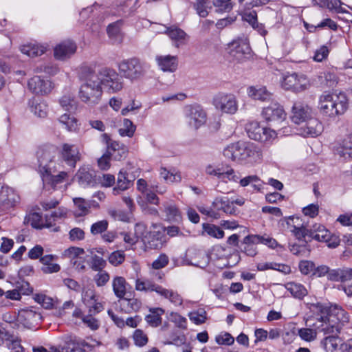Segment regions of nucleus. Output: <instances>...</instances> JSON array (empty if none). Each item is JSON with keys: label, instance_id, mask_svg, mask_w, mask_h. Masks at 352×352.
I'll return each mask as SVG.
<instances>
[{"label": "nucleus", "instance_id": "1", "mask_svg": "<svg viewBox=\"0 0 352 352\" xmlns=\"http://www.w3.org/2000/svg\"><path fill=\"white\" fill-rule=\"evenodd\" d=\"M309 309L316 316L307 320V326L315 328L318 333L324 335H338L342 325L349 321L348 313L337 305L312 303Z\"/></svg>", "mask_w": 352, "mask_h": 352}, {"label": "nucleus", "instance_id": "2", "mask_svg": "<svg viewBox=\"0 0 352 352\" xmlns=\"http://www.w3.org/2000/svg\"><path fill=\"white\" fill-rule=\"evenodd\" d=\"M349 107V99L346 94H330L324 92L319 98L320 112L330 118L343 115Z\"/></svg>", "mask_w": 352, "mask_h": 352}, {"label": "nucleus", "instance_id": "3", "mask_svg": "<svg viewBox=\"0 0 352 352\" xmlns=\"http://www.w3.org/2000/svg\"><path fill=\"white\" fill-rule=\"evenodd\" d=\"M102 95V87L96 74L90 72L80 87L79 98L88 105H95L99 103Z\"/></svg>", "mask_w": 352, "mask_h": 352}, {"label": "nucleus", "instance_id": "4", "mask_svg": "<svg viewBox=\"0 0 352 352\" xmlns=\"http://www.w3.org/2000/svg\"><path fill=\"white\" fill-rule=\"evenodd\" d=\"M223 155L232 161L241 162L248 158L258 157L260 152L253 143L237 142L228 146L223 151Z\"/></svg>", "mask_w": 352, "mask_h": 352}, {"label": "nucleus", "instance_id": "5", "mask_svg": "<svg viewBox=\"0 0 352 352\" xmlns=\"http://www.w3.org/2000/svg\"><path fill=\"white\" fill-rule=\"evenodd\" d=\"M118 67L124 78L133 82L142 78L149 67L146 63L138 58H131L121 60Z\"/></svg>", "mask_w": 352, "mask_h": 352}, {"label": "nucleus", "instance_id": "6", "mask_svg": "<svg viewBox=\"0 0 352 352\" xmlns=\"http://www.w3.org/2000/svg\"><path fill=\"white\" fill-rule=\"evenodd\" d=\"M59 154L58 147L54 145H45L40 147L37 152L38 171L40 174L54 170L56 166V159Z\"/></svg>", "mask_w": 352, "mask_h": 352}, {"label": "nucleus", "instance_id": "7", "mask_svg": "<svg viewBox=\"0 0 352 352\" xmlns=\"http://www.w3.org/2000/svg\"><path fill=\"white\" fill-rule=\"evenodd\" d=\"M96 75L100 87L103 85L109 92L115 93L123 88V82L121 77L113 69L102 68Z\"/></svg>", "mask_w": 352, "mask_h": 352}, {"label": "nucleus", "instance_id": "8", "mask_svg": "<svg viewBox=\"0 0 352 352\" xmlns=\"http://www.w3.org/2000/svg\"><path fill=\"white\" fill-rule=\"evenodd\" d=\"M212 104L222 113L233 115L238 111V100L232 94L219 92L214 96Z\"/></svg>", "mask_w": 352, "mask_h": 352}, {"label": "nucleus", "instance_id": "9", "mask_svg": "<svg viewBox=\"0 0 352 352\" xmlns=\"http://www.w3.org/2000/svg\"><path fill=\"white\" fill-rule=\"evenodd\" d=\"M245 130L250 139L261 142H268L276 138V132L267 127H263L257 121L249 122L245 126Z\"/></svg>", "mask_w": 352, "mask_h": 352}, {"label": "nucleus", "instance_id": "10", "mask_svg": "<svg viewBox=\"0 0 352 352\" xmlns=\"http://www.w3.org/2000/svg\"><path fill=\"white\" fill-rule=\"evenodd\" d=\"M115 294L119 298L121 309L125 313L138 311L141 307V302L134 298L133 293L126 290V287H113Z\"/></svg>", "mask_w": 352, "mask_h": 352}, {"label": "nucleus", "instance_id": "11", "mask_svg": "<svg viewBox=\"0 0 352 352\" xmlns=\"http://www.w3.org/2000/svg\"><path fill=\"white\" fill-rule=\"evenodd\" d=\"M228 52L233 60L242 62L250 54L251 48L246 39L239 38L228 44Z\"/></svg>", "mask_w": 352, "mask_h": 352}, {"label": "nucleus", "instance_id": "12", "mask_svg": "<svg viewBox=\"0 0 352 352\" xmlns=\"http://www.w3.org/2000/svg\"><path fill=\"white\" fill-rule=\"evenodd\" d=\"M281 86L286 90L300 92L308 88L309 82L304 75H298L294 73L283 78Z\"/></svg>", "mask_w": 352, "mask_h": 352}, {"label": "nucleus", "instance_id": "13", "mask_svg": "<svg viewBox=\"0 0 352 352\" xmlns=\"http://www.w3.org/2000/svg\"><path fill=\"white\" fill-rule=\"evenodd\" d=\"M185 116L189 124L195 129L204 124L207 119L206 113L201 106L197 104L186 106Z\"/></svg>", "mask_w": 352, "mask_h": 352}, {"label": "nucleus", "instance_id": "14", "mask_svg": "<svg viewBox=\"0 0 352 352\" xmlns=\"http://www.w3.org/2000/svg\"><path fill=\"white\" fill-rule=\"evenodd\" d=\"M19 196L7 186H0V211L8 212L19 202Z\"/></svg>", "mask_w": 352, "mask_h": 352}, {"label": "nucleus", "instance_id": "15", "mask_svg": "<svg viewBox=\"0 0 352 352\" xmlns=\"http://www.w3.org/2000/svg\"><path fill=\"white\" fill-rule=\"evenodd\" d=\"M58 170L57 166L54 170H49L47 173L41 174L42 180L45 185H50L54 189L56 188L58 185L67 182L69 179V175L67 171H59L57 175H54Z\"/></svg>", "mask_w": 352, "mask_h": 352}, {"label": "nucleus", "instance_id": "16", "mask_svg": "<svg viewBox=\"0 0 352 352\" xmlns=\"http://www.w3.org/2000/svg\"><path fill=\"white\" fill-rule=\"evenodd\" d=\"M76 179L83 188L94 187L98 184V178L94 170L89 166L80 167L76 174Z\"/></svg>", "mask_w": 352, "mask_h": 352}, {"label": "nucleus", "instance_id": "17", "mask_svg": "<svg viewBox=\"0 0 352 352\" xmlns=\"http://www.w3.org/2000/svg\"><path fill=\"white\" fill-rule=\"evenodd\" d=\"M261 115L267 122H279L286 118V113L283 107L277 102H272L264 107Z\"/></svg>", "mask_w": 352, "mask_h": 352}, {"label": "nucleus", "instance_id": "18", "mask_svg": "<svg viewBox=\"0 0 352 352\" xmlns=\"http://www.w3.org/2000/svg\"><path fill=\"white\" fill-rule=\"evenodd\" d=\"M311 117V109L307 104L297 101L294 102L292 110L291 119L295 124H300L306 122Z\"/></svg>", "mask_w": 352, "mask_h": 352}, {"label": "nucleus", "instance_id": "19", "mask_svg": "<svg viewBox=\"0 0 352 352\" xmlns=\"http://www.w3.org/2000/svg\"><path fill=\"white\" fill-rule=\"evenodd\" d=\"M59 153L62 160L71 168H75L77 162L80 160L78 148L74 144H63Z\"/></svg>", "mask_w": 352, "mask_h": 352}, {"label": "nucleus", "instance_id": "20", "mask_svg": "<svg viewBox=\"0 0 352 352\" xmlns=\"http://www.w3.org/2000/svg\"><path fill=\"white\" fill-rule=\"evenodd\" d=\"M142 240L147 248L160 250L166 244L168 238L162 232L153 231L148 232Z\"/></svg>", "mask_w": 352, "mask_h": 352}, {"label": "nucleus", "instance_id": "21", "mask_svg": "<svg viewBox=\"0 0 352 352\" xmlns=\"http://www.w3.org/2000/svg\"><path fill=\"white\" fill-rule=\"evenodd\" d=\"M28 86L30 91L36 94H48L52 89V82L50 80L41 78L40 76H34L30 78Z\"/></svg>", "mask_w": 352, "mask_h": 352}, {"label": "nucleus", "instance_id": "22", "mask_svg": "<svg viewBox=\"0 0 352 352\" xmlns=\"http://www.w3.org/2000/svg\"><path fill=\"white\" fill-rule=\"evenodd\" d=\"M76 51V45L72 41H65L54 48V56L57 59L64 60L69 58Z\"/></svg>", "mask_w": 352, "mask_h": 352}, {"label": "nucleus", "instance_id": "23", "mask_svg": "<svg viewBox=\"0 0 352 352\" xmlns=\"http://www.w3.org/2000/svg\"><path fill=\"white\" fill-rule=\"evenodd\" d=\"M135 177H128V173L124 169L120 170L118 175L117 185L113 188V194L118 195L121 191H124L132 185Z\"/></svg>", "mask_w": 352, "mask_h": 352}, {"label": "nucleus", "instance_id": "24", "mask_svg": "<svg viewBox=\"0 0 352 352\" xmlns=\"http://www.w3.org/2000/svg\"><path fill=\"white\" fill-rule=\"evenodd\" d=\"M156 61L160 69L164 72H173L178 66V60L176 56H157Z\"/></svg>", "mask_w": 352, "mask_h": 352}, {"label": "nucleus", "instance_id": "25", "mask_svg": "<svg viewBox=\"0 0 352 352\" xmlns=\"http://www.w3.org/2000/svg\"><path fill=\"white\" fill-rule=\"evenodd\" d=\"M164 310L160 307L149 308V314L145 316V321L152 327H157L162 324V316Z\"/></svg>", "mask_w": 352, "mask_h": 352}, {"label": "nucleus", "instance_id": "26", "mask_svg": "<svg viewBox=\"0 0 352 352\" xmlns=\"http://www.w3.org/2000/svg\"><path fill=\"white\" fill-rule=\"evenodd\" d=\"M56 256L52 254L45 255L40 258V262L42 263L41 271L44 274L56 273L60 271V266L53 263Z\"/></svg>", "mask_w": 352, "mask_h": 352}, {"label": "nucleus", "instance_id": "27", "mask_svg": "<svg viewBox=\"0 0 352 352\" xmlns=\"http://www.w3.org/2000/svg\"><path fill=\"white\" fill-rule=\"evenodd\" d=\"M306 122L305 126L303 127L305 135L316 137L321 133L322 126L318 120L311 117Z\"/></svg>", "mask_w": 352, "mask_h": 352}, {"label": "nucleus", "instance_id": "28", "mask_svg": "<svg viewBox=\"0 0 352 352\" xmlns=\"http://www.w3.org/2000/svg\"><path fill=\"white\" fill-rule=\"evenodd\" d=\"M151 291H155L161 296L168 299L172 303L176 305H180L182 303V298L179 294L174 292L173 289L166 287H152Z\"/></svg>", "mask_w": 352, "mask_h": 352}, {"label": "nucleus", "instance_id": "29", "mask_svg": "<svg viewBox=\"0 0 352 352\" xmlns=\"http://www.w3.org/2000/svg\"><path fill=\"white\" fill-rule=\"evenodd\" d=\"M166 33L171 40L175 41V46L177 47L185 44V41L188 36L184 30L177 27L167 28Z\"/></svg>", "mask_w": 352, "mask_h": 352}, {"label": "nucleus", "instance_id": "30", "mask_svg": "<svg viewBox=\"0 0 352 352\" xmlns=\"http://www.w3.org/2000/svg\"><path fill=\"white\" fill-rule=\"evenodd\" d=\"M34 300L46 309H56L59 307L60 302L56 299L46 296L43 294H36L34 296Z\"/></svg>", "mask_w": 352, "mask_h": 352}, {"label": "nucleus", "instance_id": "31", "mask_svg": "<svg viewBox=\"0 0 352 352\" xmlns=\"http://www.w3.org/2000/svg\"><path fill=\"white\" fill-rule=\"evenodd\" d=\"M248 94L254 100L266 101L271 99L272 94L265 87H250L248 89Z\"/></svg>", "mask_w": 352, "mask_h": 352}, {"label": "nucleus", "instance_id": "32", "mask_svg": "<svg viewBox=\"0 0 352 352\" xmlns=\"http://www.w3.org/2000/svg\"><path fill=\"white\" fill-rule=\"evenodd\" d=\"M257 269L260 271L274 270L283 272L285 274H289L291 267L289 265L275 262H265L257 264Z\"/></svg>", "mask_w": 352, "mask_h": 352}, {"label": "nucleus", "instance_id": "33", "mask_svg": "<svg viewBox=\"0 0 352 352\" xmlns=\"http://www.w3.org/2000/svg\"><path fill=\"white\" fill-rule=\"evenodd\" d=\"M45 47L33 43L23 45L21 47V52L30 57L41 56L45 53Z\"/></svg>", "mask_w": 352, "mask_h": 352}, {"label": "nucleus", "instance_id": "34", "mask_svg": "<svg viewBox=\"0 0 352 352\" xmlns=\"http://www.w3.org/2000/svg\"><path fill=\"white\" fill-rule=\"evenodd\" d=\"M108 153L115 160H121L126 157V148L116 142H112L108 146Z\"/></svg>", "mask_w": 352, "mask_h": 352}, {"label": "nucleus", "instance_id": "35", "mask_svg": "<svg viewBox=\"0 0 352 352\" xmlns=\"http://www.w3.org/2000/svg\"><path fill=\"white\" fill-rule=\"evenodd\" d=\"M318 82L320 85L332 87L338 83V76L334 72H324L318 76Z\"/></svg>", "mask_w": 352, "mask_h": 352}, {"label": "nucleus", "instance_id": "36", "mask_svg": "<svg viewBox=\"0 0 352 352\" xmlns=\"http://www.w3.org/2000/svg\"><path fill=\"white\" fill-rule=\"evenodd\" d=\"M330 232L322 225H315L313 229H311L310 239H315L320 242H324L327 241V237L329 236Z\"/></svg>", "mask_w": 352, "mask_h": 352}, {"label": "nucleus", "instance_id": "37", "mask_svg": "<svg viewBox=\"0 0 352 352\" xmlns=\"http://www.w3.org/2000/svg\"><path fill=\"white\" fill-rule=\"evenodd\" d=\"M19 318L26 324H32L41 318V314L30 309H24L19 311Z\"/></svg>", "mask_w": 352, "mask_h": 352}, {"label": "nucleus", "instance_id": "38", "mask_svg": "<svg viewBox=\"0 0 352 352\" xmlns=\"http://www.w3.org/2000/svg\"><path fill=\"white\" fill-rule=\"evenodd\" d=\"M166 219L172 222H179L182 220V215L178 208L173 204H166L164 210Z\"/></svg>", "mask_w": 352, "mask_h": 352}, {"label": "nucleus", "instance_id": "39", "mask_svg": "<svg viewBox=\"0 0 352 352\" xmlns=\"http://www.w3.org/2000/svg\"><path fill=\"white\" fill-rule=\"evenodd\" d=\"M144 230L145 227L144 225L136 224L134 234L127 232H123L121 234L123 235L124 241L126 243L133 245L138 241L139 238L141 236V234Z\"/></svg>", "mask_w": 352, "mask_h": 352}, {"label": "nucleus", "instance_id": "40", "mask_svg": "<svg viewBox=\"0 0 352 352\" xmlns=\"http://www.w3.org/2000/svg\"><path fill=\"white\" fill-rule=\"evenodd\" d=\"M324 346L327 352H336L339 346H341L342 340L338 335H333L327 336L324 339Z\"/></svg>", "mask_w": 352, "mask_h": 352}, {"label": "nucleus", "instance_id": "41", "mask_svg": "<svg viewBox=\"0 0 352 352\" xmlns=\"http://www.w3.org/2000/svg\"><path fill=\"white\" fill-rule=\"evenodd\" d=\"M337 153L344 160L352 157V134L344 140L342 146L337 148Z\"/></svg>", "mask_w": 352, "mask_h": 352}, {"label": "nucleus", "instance_id": "42", "mask_svg": "<svg viewBox=\"0 0 352 352\" xmlns=\"http://www.w3.org/2000/svg\"><path fill=\"white\" fill-rule=\"evenodd\" d=\"M31 111L40 118H44L47 113V106L39 100L34 99L30 106Z\"/></svg>", "mask_w": 352, "mask_h": 352}, {"label": "nucleus", "instance_id": "43", "mask_svg": "<svg viewBox=\"0 0 352 352\" xmlns=\"http://www.w3.org/2000/svg\"><path fill=\"white\" fill-rule=\"evenodd\" d=\"M28 221L33 228L37 229H41L45 226L50 227L52 226L51 223H47V220H46V224H45L42 216L38 212L30 214L28 215Z\"/></svg>", "mask_w": 352, "mask_h": 352}, {"label": "nucleus", "instance_id": "44", "mask_svg": "<svg viewBox=\"0 0 352 352\" xmlns=\"http://www.w3.org/2000/svg\"><path fill=\"white\" fill-rule=\"evenodd\" d=\"M318 331L315 328L307 327V328H301L298 329V336L306 342H311L316 340Z\"/></svg>", "mask_w": 352, "mask_h": 352}, {"label": "nucleus", "instance_id": "45", "mask_svg": "<svg viewBox=\"0 0 352 352\" xmlns=\"http://www.w3.org/2000/svg\"><path fill=\"white\" fill-rule=\"evenodd\" d=\"M292 232H293L295 237L299 241H303L305 243H307L309 241H311V230H308L304 226H294V229L292 230Z\"/></svg>", "mask_w": 352, "mask_h": 352}, {"label": "nucleus", "instance_id": "46", "mask_svg": "<svg viewBox=\"0 0 352 352\" xmlns=\"http://www.w3.org/2000/svg\"><path fill=\"white\" fill-rule=\"evenodd\" d=\"M59 121L61 124L65 125V129L69 131H74L77 129L78 124L76 119L69 114L64 113L59 118Z\"/></svg>", "mask_w": 352, "mask_h": 352}, {"label": "nucleus", "instance_id": "47", "mask_svg": "<svg viewBox=\"0 0 352 352\" xmlns=\"http://www.w3.org/2000/svg\"><path fill=\"white\" fill-rule=\"evenodd\" d=\"M203 229L207 234L217 239H221L224 236V232L219 227L212 224L204 223Z\"/></svg>", "mask_w": 352, "mask_h": 352}, {"label": "nucleus", "instance_id": "48", "mask_svg": "<svg viewBox=\"0 0 352 352\" xmlns=\"http://www.w3.org/2000/svg\"><path fill=\"white\" fill-rule=\"evenodd\" d=\"M206 311L204 309H198L189 313L190 320L196 324H201L207 319Z\"/></svg>", "mask_w": 352, "mask_h": 352}, {"label": "nucleus", "instance_id": "49", "mask_svg": "<svg viewBox=\"0 0 352 352\" xmlns=\"http://www.w3.org/2000/svg\"><path fill=\"white\" fill-rule=\"evenodd\" d=\"M136 129V126L133 124L132 121L129 119H124L123 126L119 129L120 135L122 136H127L131 138Z\"/></svg>", "mask_w": 352, "mask_h": 352}, {"label": "nucleus", "instance_id": "50", "mask_svg": "<svg viewBox=\"0 0 352 352\" xmlns=\"http://www.w3.org/2000/svg\"><path fill=\"white\" fill-rule=\"evenodd\" d=\"M82 299L87 306H91L96 301V295L92 287H84L82 292Z\"/></svg>", "mask_w": 352, "mask_h": 352}, {"label": "nucleus", "instance_id": "51", "mask_svg": "<svg viewBox=\"0 0 352 352\" xmlns=\"http://www.w3.org/2000/svg\"><path fill=\"white\" fill-rule=\"evenodd\" d=\"M109 222L107 220L98 221L91 225L90 231L93 235L102 234L107 230Z\"/></svg>", "mask_w": 352, "mask_h": 352}, {"label": "nucleus", "instance_id": "52", "mask_svg": "<svg viewBox=\"0 0 352 352\" xmlns=\"http://www.w3.org/2000/svg\"><path fill=\"white\" fill-rule=\"evenodd\" d=\"M85 254V251L82 248L78 247H70L65 250L64 255L70 258L72 260L81 259L80 256Z\"/></svg>", "mask_w": 352, "mask_h": 352}, {"label": "nucleus", "instance_id": "53", "mask_svg": "<svg viewBox=\"0 0 352 352\" xmlns=\"http://www.w3.org/2000/svg\"><path fill=\"white\" fill-rule=\"evenodd\" d=\"M125 259V254L123 251L116 250L113 252L109 256V261L114 266L122 264Z\"/></svg>", "mask_w": 352, "mask_h": 352}, {"label": "nucleus", "instance_id": "54", "mask_svg": "<svg viewBox=\"0 0 352 352\" xmlns=\"http://www.w3.org/2000/svg\"><path fill=\"white\" fill-rule=\"evenodd\" d=\"M208 0H197L196 3L194 4V8L197 11V13L201 17H206L208 14Z\"/></svg>", "mask_w": 352, "mask_h": 352}, {"label": "nucleus", "instance_id": "55", "mask_svg": "<svg viewBox=\"0 0 352 352\" xmlns=\"http://www.w3.org/2000/svg\"><path fill=\"white\" fill-rule=\"evenodd\" d=\"M135 344L139 346H143L148 342V337L141 329H136L133 335Z\"/></svg>", "mask_w": 352, "mask_h": 352}, {"label": "nucleus", "instance_id": "56", "mask_svg": "<svg viewBox=\"0 0 352 352\" xmlns=\"http://www.w3.org/2000/svg\"><path fill=\"white\" fill-rule=\"evenodd\" d=\"M231 0H215L213 5L219 12H230L232 9Z\"/></svg>", "mask_w": 352, "mask_h": 352}, {"label": "nucleus", "instance_id": "57", "mask_svg": "<svg viewBox=\"0 0 352 352\" xmlns=\"http://www.w3.org/2000/svg\"><path fill=\"white\" fill-rule=\"evenodd\" d=\"M298 267L302 274L307 275L310 273L313 274L315 268V264L311 261H301L299 263Z\"/></svg>", "mask_w": 352, "mask_h": 352}, {"label": "nucleus", "instance_id": "58", "mask_svg": "<svg viewBox=\"0 0 352 352\" xmlns=\"http://www.w3.org/2000/svg\"><path fill=\"white\" fill-rule=\"evenodd\" d=\"M290 252L297 256H306L309 252V250L307 248L306 245L293 244L290 245Z\"/></svg>", "mask_w": 352, "mask_h": 352}, {"label": "nucleus", "instance_id": "59", "mask_svg": "<svg viewBox=\"0 0 352 352\" xmlns=\"http://www.w3.org/2000/svg\"><path fill=\"white\" fill-rule=\"evenodd\" d=\"M219 344L231 345L234 343V339L230 333L224 332L218 335L215 338Z\"/></svg>", "mask_w": 352, "mask_h": 352}, {"label": "nucleus", "instance_id": "60", "mask_svg": "<svg viewBox=\"0 0 352 352\" xmlns=\"http://www.w3.org/2000/svg\"><path fill=\"white\" fill-rule=\"evenodd\" d=\"M109 214L116 221L127 222L129 220L127 213L121 210H111L109 211Z\"/></svg>", "mask_w": 352, "mask_h": 352}, {"label": "nucleus", "instance_id": "61", "mask_svg": "<svg viewBox=\"0 0 352 352\" xmlns=\"http://www.w3.org/2000/svg\"><path fill=\"white\" fill-rule=\"evenodd\" d=\"M287 290L294 298L297 299H302L308 294L306 287H287Z\"/></svg>", "mask_w": 352, "mask_h": 352}, {"label": "nucleus", "instance_id": "62", "mask_svg": "<svg viewBox=\"0 0 352 352\" xmlns=\"http://www.w3.org/2000/svg\"><path fill=\"white\" fill-rule=\"evenodd\" d=\"M61 107L67 111H72L75 109V102L69 96H64L60 100Z\"/></svg>", "mask_w": 352, "mask_h": 352}, {"label": "nucleus", "instance_id": "63", "mask_svg": "<svg viewBox=\"0 0 352 352\" xmlns=\"http://www.w3.org/2000/svg\"><path fill=\"white\" fill-rule=\"evenodd\" d=\"M329 53V50L328 47L325 45H322L316 50L314 56V60L317 62H321L327 58Z\"/></svg>", "mask_w": 352, "mask_h": 352}, {"label": "nucleus", "instance_id": "64", "mask_svg": "<svg viewBox=\"0 0 352 352\" xmlns=\"http://www.w3.org/2000/svg\"><path fill=\"white\" fill-rule=\"evenodd\" d=\"M98 182H99L102 186L110 187L115 184V177L111 174H102V177H98Z\"/></svg>", "mask_w": 352, "mask_h": 352}]
</instances>
